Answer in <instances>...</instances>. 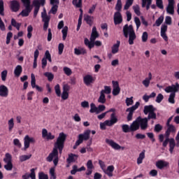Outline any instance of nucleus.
<instances>
[{"instance_id": "55", "label": "nucleus", "mask_w": 179, "mask_h": 179, "mask_svg": "<svg viewBox=\"0 0 179 179\" xmlns=\"http://www.w3.org/2000/svg\"><path fill=\"white\" fill-rule=\"evenodd\" d=\"M8 130L10 132L12 129H13V127H15V122H13V118H11L10 120H8Z\"/></svg>"}, {"instance_id": "41", "label": "nucleus", "mask_w": 179, "mask_h": 179, "mask_svg": "<svg viewBox=\"0 0 179 179\" xmlns=\"http://www.w3.org/2000/svg\"><path fill=\"white\" fill-rule=\"evenodd\" d=\"M106 101V94L100 92V96L98 99V103H101V104H104Z\"/></svg>"}, {"instance_id": "27", "label": "nucleus", "mask_w": 179, "mask_h": 179, "mask_svg": "<svg viewBox=\"0 0 179 179\" xmlns=\"http://www.w3.org/2000/svg\"><path fill=\"white\" fill-rule=\"evenodd\" d=\"M78 155L71 153L70 155H69L66 162L68 163V164H71V163H75V162L78 160Z\"/></svg>"}, {"instance_id": "37", "label": "nucleus", "mask_w": 179, "mask_h": 179, "mask_svg": "<svg viewBox=\"0 0 179 179\" xmlns=\"http://www.w3.org/2000/svg\"><path fill=\"white\" fill-rule=\"evenodd\" d=\"M85 45L90 48V50H92L94 47V41H90L87 38H85L84 40Z\"/></svg>"}, {"instance_id": "28", "label": "nucleus", "mask_w": 179, "mask_h": 179, "mask_svg": "<svg viewBox=\"0 0 179 179\" xmlns=\"http://www.w3.org/2000/svg\"><path fill=\"white\" fill-rule=\"evenodd\" d=\"M114 169V166H108L106 169H103V173H105V174H106V176H108V177H113Z\"/></svg>"}, {"instance_id": "49", "label": "nucleus", "mask_w": 179, "mask_h": 179, "mask_svg": "<svg viewBox=\"0 0 179 179\" xmlns=\"http://www.w3.org/2000/svg\"><path fill=\"white\" fill-rule=\"evenodd\" d=\"M62 33L63 34L62 38L64 41H65V40H66V36H68V27H64L62 30Z\"/></svg>"}, {"instance_id": "13", "label": "nucleus", "mask_w": 179, "mask_h": 179, "mask_svg": "<svg viewBox=\"0 0 179 179\" xmlns=\"http://www.w3.org/2000/svg\"><path fill=\"white\" fill-rule=\"evenodd\" d=\"M106 142L108 145H109V146H111V148L113 149H114L115 150H120L121 149H122V150H124V149H125L124 147H122L121 145H120L118 143H115L113 140H110L108 138H106Z\"/></svg>"}, {"instance_id": "20", "label": "nucleus", "mask_w": 179, "mask_h": 179, "mask_svg": "<svg viewBox=\"0 0 179 179\" xmlns=\"http://www.w3.org/2000/svg\"><path fill=\"white\" fill-rule=\"evenodd\" d=\"M113 20L115 26H117V24H121V23H122V15H121L120 12L115 13Z\"/></svg>"}, {"instance_id": "60", "label": "nucleus", "mask_w": 179, "mask_h": 179, "mask_svg": "<svg viewBox=\"0 0 179 179\" xmlns=\"http://www.w3.org/2000/svg\"><path fill=\"white\" fill-rule=\"evenodd\" d=\"M50 12V13H52V15H55L57 13V12H58V5L55 4V5L52 6Z\"/></svg>"}, {"instance_id": "36", "label": "nucleus", "mask_w": 179, "mask_h": 179, "mask_svg": "<svg viewBox=\"0 0 179 179\" xmlns=\"http://www.w3.org/2000/svg\"><path fill=\"white\" fill-rule=\"evenodd\" d=\"M145 153H146V150H143V151L139 154V156L137 158V164H142V163H143V159H145Z\"/></svg>"}, {"instance_id": "5", "label": "nucleus", "mask_w": 179, "mask_h": 179, "mask_svg": "<svg viewBox=\"0 0 179 179\" xmlns=\"http://www.w3.org/2000/svg\"><path fill=\"white\" fill-rule=\"evenodd\" d=\"M23 6H24V9H23L21 13L19 14V16H22V17H27L31 10H33V6H31V1H22Z\"/></svg>"}, {"instance_id": "56", "label": "nucleus", "mask_w": 179, "mask_h": 179, "mask_svg": "<svg viewBox=\"0 0 179 179\" xmlns=\"http://www.w3.org/2000/svg\"><path fill=\"white\" fill-rule=\"evenodd\" d=\"M133 10H134V13L137 16H141V8H139L138 5L134 6H133Z\"/></svg>"}, {"instance_id": "50", "label": "nucleus", "mask_w": 179, "mask_h": 179, "mask_svg": "<svg viewBox=\"0 0 179 179\" xmlns=\"http://www.w3.org/2000/svg\"><path fill=\"white\" fill-rule=\"evenodd\" d=\"M5 8L3 6V0H0V15L1 16H5Z\"/></svg>"}, {"instance_id": "47", "label": "nucleus", "mask_w": 179, "mask_h": 179, "mask_svg": "<svg viewBox=\"0 0 179 179\" xmlns=\"http://www.w3.org/2000/svg\"><path fill=\"white\" fill-rule=\"evenodd\" d=\"M3 162L6 163H12V155L9 153H6L3 158Z\"/></svg>"}, {"instance_id": "32", "label": "nucleus", "mask_w": 179, "mask_h": 179, "mask_svg": "<svg viewBox=\"0 0 179 179\" xmlns=\"http://www.w3.org/2000/svg\"><path fill=\"white\" fill-rule=\"evenodd\" d=\"M22 72H23V67H22L20 65L16 66L14 69V75L15 78H19V76L22 75Z\"/></svg>"}, {"instance_id": "2", "label": "nucleus", "mask_w": 179, "mask_h": 179, "mask_svg": "<svg viewBox=\"0 0 179 179\" xmlns=\"http://www.w3.org/2000/svg\"><path fill=\"white\" fill-rule=\"evenodd\" d=\"M165 136V140H164ZM159 141L160 143H162L163 148H167V145L169 143V152L170 153H173L174 152V148H179V131L176 135V140L171 138H170V136L159 134Z\"/></svg>"}, {"instance_id": "24", "label": "nucleus", "mask_w": 179, "mask_h": 179, "mask_svg": "<svg viewBox=\"0 0 179 179\" xmlns=\"http://www.w3.org/2000/svg\"><path fill=\"white\" fill-rule=\"evenodd\" d=\"M9 94V90L3 85H0V96L6 97Z\"/></svg>"}, {"instance_id": "15", "label": "nucleus", "mask_w": 179, "mask_h": 179, "mask_svg": "<svg viewBox=\"0 0 179 179\" xmlns=\"http://www.w3.org/2000/svg\"><path fill=\"white\" fill-rule=\"evenodd\" d=\"M10 8L12 12H19L20 9V3L17 0H13L10 1Z\"/></svg>"}, {"instance_id": "53", "label": "nucleus", "mask_w": 179, "mask_h": 179, "mask_svg": "<svg viewBox=\"0 0 179 179\" xmlns=\"http://www.w3.org/2000/svg\"><path fill=\"white\" fill-rule=\"evenodd\" d=\"M55 93H56L57 97H60L61 96V87H59V84H57L55 86Z\"/></svg>"}, {"instance_id": "40", "label": "nucleus", "mask_w": 179, "mask_h": 179, "mask_svg": "<svg viewBox=\"0 0 179 179\" xmlns=\"http://www.w3.org/2000/svg\"><path fill=\"white\" fill-rule=\"evenodd\" d=\"M43 75L48 78V82H52L54 80V74L52 73L45 72Z\"/></svg>"}, {"instance_id": "42", "label": "nucleus", "mask_w": 179, "mask_h": 179, "mask_svg": "<svg viewBox=\"0 0 179 179\" xmlns=\"http://www.w3.org/2000/svg\"><path fill=\"white\" fill-rule=\"evenodd\" d=\"M115 9L117 10V12H121V9H122V1L121 0L117 1Z\"/></svg>"}, {"instance_id": "21", "label": "nucleus", "mask_w": 179, "mask_h": 179, "mask_svg": "<svg viewBox=\"0 0 179 179\" xmlns=\"http://www.w3.org/2000/svg\"><path fill=\"white\" fill-rule=\"evenodd\" d=\"M87 171L85 173L86 176H91L92 173H93V169H94V166L93 165V162L92 159H90L87 162Z\"/></svg>"}, {"instance_id": "9", "label": "nucleus", "mask_w": 179, "mask_h": 179, "mask_svg": "<svg viewBox=\"0 0 179 179\" xmlns=\"http://www.w3.org/2000/svg\"><path fill=\"white\" fill-rule=\"evenodd\" d=\"M42 22H43V30L44 31H47L48 29V26H50V20H51V17L47 15V12L41 13Z\"/></svg>"}, {"instance_id": "25", "label": "nucleus", "mask_w": 179, "mask_h": 179, "mask_svg": "<svg viewBox=\"0 0 179 179\" xmlns=\"http://www.w3.org/2000/svg\"><path fill=\"white\" fill-rule=\"evenodd\" d=\"M167 129L165 131V135L170 136V134H176L177 129H176V126L173 124H166Z\"/></svg>"}, {"instance_id": "14", "label": "nucleus", "mask_w": 179, "mask_h": 179, "mask_svg": "<svg viewBox=\"0 0 179 179\" xmlns=\"http://www.w3.org/2000/svg\"><path fill=\"white\" fill-rule=\"evenodd\" d=\"M36 142V140H34V138L29 136V135L25 136L24 138V149L26 150L27 149H29L30 148L31 143H34Z\"/></svg>"}, {"instance_id": "12", "label": "nucleus", "mask_w": 179, "mask_h": 179, "mask_svg": "<svg viewBox=\"0 0 179 179\" xmlns=\"http://www.w3.org/2000/svg\"><path fill=\"white\" fill-rule=\"evenodd\" d=\"M155 166L157 169L163 170V169H169V167H170V163L167 161L159 159L156 162Z\"/></svg>"}, {"instance_id": "11", "label": "nucleus", "mask_w": 179, "mask_h": 179, "mask_svg": "<svg viewBox=\"0 0 179 179\" xmlns=\"http://www.w3.org/2000/svg\"><path fill=\"white\" fill-rule=\"evenodd\" d=\"M137 120L138 121V125L141 127V129L142 131H145V129H148V122L149 120L146 117L141 118V116H139L137 117Z\"/></svg>"}, {"instance_id": "46", "label": "nucleus", "mask_w": 179, "mask_h": 179, "mask_svg": "<svg viewBox=\"0 0 179 179\" xmlns=\"http://www.w3.org/2000/svg\"><path fill=\"white\" fill-rule=\"evenodd\" d=\"M122 129L124 134H128V132H131V127L128 124H122Z\"/></svg>"}, {"instance_id": "38", "label": "nucleus", "mask_w": 179, "mask_h": 179, "mask_svg": "<svg viewBox=\"0 0 179 179\" xmlns=\"http://www.w3.org/2000/svg\"><path fill=\"white\" fill-rule=\"evenodd\" d=\"M128 36H129V44L130 45H134V41L136 39V34H135V32H132Z\"/></svg>"}, {"instance_id": "44", "label": "nucleus", "mask_w": 179, "mask_h": 179, "mask_svg": "<svg viewBox=\"0 0 179 179\" xmlns=\"http://www.w3.org/2000/svg\"><path fill=\"white\" fill-rule=\"evenodd\" d=\"M132 3H134V0H127L126 3L124 6V10H128L131 6H132Z\"/></svg>"}, {"instance_id": "17", "label": "nucleus", "mask_w": 179, "mask_h": 179, "mask_svg": "<svg viewBox=\"0 0 179 179\" xmlns=\"http://www.w3.org/2000/svg\"><path fill=\"white\" fill-rule=\"evenodd\" d=\"M113 90V96H118L121 92V88L120 87V84L118 81H112Z\"/></svg>"}, {"instance_id": "26", "label": "nucleus", "mask_w": 179, "mask_h": 179, "mask_svg": "<svg viewBox=\"0 0 179 179\" xmlns=\"http://www.w3.org/2000/svg\"><path fill=\"white\" fill-rule=\"evenodd\" d=\"M139 122L137 117L130 125V131H131V132H135V131H138V129H139Z\"/></svg>"}, {"instance_id": "45", "label": "nucleus", "mask_w": 179, "mask_h": 179, "mask_svg": "<svg viewBox=\"0 0 179 179\" xmlns=\"http://www.w3.org/2000/svg\"><path fill=\"white\" fill-rule=\"evenodd\" d=\"M90 113H91L92 114L96 113V114H99L98 113V110H97V107L96 106V104L92 103L90 104Z\"/></svg>"}, {"instance_id": "48", "label": "nucleus", "mask_w": 179, "mask_h": 179, "mask_svg": "<svg viewBox=\"0 0 179 179\" xmlns=\"http://www.w3.org/2000/svg\"><path fill=\"white\" fill-rule=\"evenodd\" d=\"M83 0H73L72 4L76 6V8H82Z\"/></svg>"}, {"instance_id": "43", "label": "nucleus", "mask_w": 179, "mask_h": 179, "mask_svg": "<svg viewBox=\"0 0 179 179\" xmlns=\"http://www.w3.org/2000/svg\"><path fill=\"white\" fill-rule=\"evenodd\" d=\"M103 94H110L111 93V87L110 86H104V90L101 91Z\"/></svg>"}, {"instance_id": "58", "label": "nucleus", "mask_w": 179, "mask_h": 179, "mask_svg": "<svg viewBox=\"0 0 179 179\" xmlns=\"http://www.w3.org/2000/svg\"><path fill=\"white\" fill-rule=\"evenodd\" d=\"M4 169H5L7 171H12V169H13V164H12V162L6 163V164L4 165Z\"/></svg>"}, {"instance_id": "34", "label": "nucleus", "mask_w": 179, "mask_h": 179, "mask_svg": "<svg viewBox=\"0 0 179 179\" xmlns=\"http://www.w3.org/2000/svg\"><path fill=\"white\" fill-rule=\"evenodd\" d=\"M120 44H121V42L120 41H117V43L112 46V48H111L112 54H117V52H118V51H120Z\"/></svg>"}, {"instance_id": "4", "label": "nucleus", "mask_w": 179, "mask_h": 179, "mask_svg": "<svg viewBox=\"0 0 179 179\" xmlns=\"http://www.w3.org/2000/svg\"><path fill=\"white\" fill-rule=\"evenodd\" d=\"M156 108L153 106V105H148L144 106L143 113L145 115L148 116L146 117V119L149 121V120H156L157 118V116L156 115Z\"/></svg>"}, {"instance_id": "59", "label": "nucleus", "mask_w": 179, "mask_h": 179, "mask_svg": "<svg viewBox=\"0 0 179 179\" xmlns=\"http://www.w3.org/2000/svg\"><path fill=\"white\" fill-rule=\"evenodd\" d=\"M152 0H142V8H145L146 5L150 6L152 5Z\"/></svg>"}, {"instance_id": "30", "label": "nucleus", "mask_w": 179, "mask_h": 179, "mask_svg": "<svg viewBox=\"0 0 179 179\" xmlns=\"http://www.w3.org/2000/svg\"><path fill=\"white\" fill-rule=\"evenodd\" d=\"M99 37V32H97V29L96 27H93L92 31L90 36V41H95Z\"/></svg>"}, {"instance_id": "64", "label": "nucleus", "mask_w": 179, "mask_h": 179, "mask_svg": "<svg viewBox=\"0 0 179 179\" xmlns=\"http://www.w3.org/2000/svg\"><path fill=\"white\" fill-rule=\"evenodd\" d=\"M36 169H31V173L29 174V178L31 179H36Z\"/></svg>"}, {"instance_id": "10", "label": "nucleus", "mask_w": 179, "mask_h": 179, "mask_svg": "<svg viewBox=\"0 0 179 179\" xmlns=\"http://www.w3.org/2000/svg\"><path fill=\"white\" fill-rule=\"evenodd\" d=\"M134 32H135V30L132 24L128 25V24H126L123 27V34L126 38H128V36Z\"/></svg>"}, {"instance_id": "35", "label": "nucleus", "mask_w": 179, "mask_h": 179, "mask_svg": "<svg viewBox=\"0 0 179 179\" xmlns=\"http://www.w3.org/2000/svg\"><path fill=\"white\" fill-rule=\"evenodd\" d=\"M150 80H152V73H148V77L145 78V80H143L142 83L145 87H148L149 85H150Z\"/></svg>"}, {"instance_id": "33", "label": "nucleus", "mask_w": 179, "mask_h": 179, "mask_svg": "<svg viewBox=\"0 0 179 179\" xmlns=\"http://www.w3.org/2000/svg\"><path fill=\"white\" fill-rule=\"evenodd\" d=\"M86 170V168L85 166H81L80 168L78 169L77 165L73 166V169L71 171V174L73 176H75L78 171H85Z\"/></svg>"}, {"instance_id": "1", "label": "nucleus", "mask_w": 179, "mask_h": 179, "mask_svg": "<svg viewBox=\"0 0 179 179\" xmlns=\"http://www.w3.org/2000/svg\"><path fill=\"white\" fill-rule=\"evenodd\" d=\"M65 141H66V134L64 132L59 133V136L55 143L52 151L46 157V162L51 163L54 159L57 158L59 155L58 150L60 155L62 153V150H64L65 146Z\"/></svg>"}, {"instance_id": "23", "label": "nucleus", "mask_w": 179, "mask_h": 179, "mask_svg": "<svg viewBox=\"0 0 179 179\" xmlns=\"http://www.w3.org/2000/svg\"><path fill=\"white\" fill-rule=\"evenodd\" d=\"M167 25L162 24L161 27V37L164 40V41H169V37L167 36Z\"/></svg>"}, {"instance_id": "31", "label": "nucleus", "mask_w": 179, "mask_h": 179, "mask_svg": "<svg viewBox=\"0 0 179 179\" xmlns=\"http://www.w3.org/2000/svg\"><path fill=\"white\" fill-rule=\"evenodd\" d=\"M74 54L76 55H85V54H87V51L84 48H76L74 49Z\"/></svg>"}, {"instance_id": "6", "label": "nucleus", "mask_w": 179, "mask_h": 179, "mask_svg": "<svg viewBox=\"0 0 179 179\" xmlns=\"http://www.w3.org/2000/svg\"><path fill=\"white\" fill-rule=\"evenodd\" d=\"M32 5L34 6V17H37L38 10H40V6L41 5L42 6H44V5H45V0H34L32 2Z\"/></svg>"}, {"instance_id": "22", "label": "nucleus", "mask_w": 179, "mask_h": 179, "mask_svg": "<svg viewBox=\"0 0 179 179\" xmlns=\"http://www.w3.org/2000/svg\"><path fill=\"white\" fill-rule=\"evenodd\" d=\"M83 82L86 86H90L93 82H94V78L91 75H86L83 78Z\"/></svg>"}, {"instance_id": "3", "label": "nucleus", "mask_w": 179, "mask_h": 179, "mask_svg": "<svg viewBox=\"0 0 179 179\" xmlns=\"http://www.w3.org/2000/svg\"><path fill=\"white\" fill-rule=\"evenodd\" d=\"M166 93H171L169 95V98L168 101L171 103V104H174L176 103V93L179 92V84L178 83H176L175 85H169L166 87L164 90Z\"/></svg>"}, {"instance_id": "39", "label": "nucleus", "mask_w": 179, "mask_h": 179, "mask_svg": "<svg viewBox=\"0 0 179 179\" xmlns=\"http://www.w3.org/2000/svg\"><path fill=\"white\" fill-rule=\"evenodd\" d=\"M11 25L13 26V27H15V29H17V30H20V26H22V24L16 22V20L12 18L11 19Z\"/></svg>"}, {"instance_id": "7", "label": "nucleus", "mask_w": 179, "mask_h": 179, "mask_svg": "<svg viewBox=\"0 0 179 179\" xmlns=\"http://www.w3.org/2000/svg\"><path fill=\"white\" fill-rule=\"evenodd\" d=\"M90 130H86L83 134H79L77 145L83 143V141H89L90 139Z\"/></svg>"}, {"instance_id": "29", "label": "nucleus", "mask_w": 179, "mask_h": 179, "mask_svg": "<svg viewBox=\"0 0 179 179\" xmlns=\"http://www.w3.org/2000/svg\"><path fill=\"white\" fill-rule=\"evenodd\" d=\"M84 20H85V22H86L87 24H89V26H93V22L94 20V17L90 16L89 15H85Z\"/></svg>"}, {"instance_id": "61", "label": "nucleus", "mask_w": 179, "mask_h": 179, "mask_svg": "<svg viewBox=\"0 0 179 179\" xmlns=\"http://www.w3.org/2000/svg\"><path fill=\"white\" fill-rule=\"evenodd\" d=\"M13 145L17 146V148H22V143H20V141L18 138H15L13 140Z\"/></svg>"}, {"instance_id": "62", "label": "nucleus", "mask_w": 179, "mask_h": 179, "mask_svg": "<svg viewBox=\"0 0 179 179\" xmlns=\"http://www.w3.org/2000/svg\"><path fill=\"white\" fill-rule=\"evenodd\" d=\"M156 5L159 9H163L164 8L163 6V0H156Z\"/></svg>"}, {"instance_id": "8", "label": "nucleus", "mask_w": 179, "mask_h": 179, "mask_svg": "<svg viewBox=\"0 0 179 179\" xmlns=\"http://www.w3.org/2000/svg\"><path fill=\"white\" fill-rule=\"evenodd\" d=\"M139 106H141V103L137 101L134 106H132L126 110V112L129 113L127 115V121H132V117H134V111L138 109Z\"/></svg>"}, {"instance_id": "52", "label": "nucleus", "mask_w": 179, "mask_h": 179, "mask_svg": "<svg viewBox=\"0 0 179 179\" xmlns=\"http://www.w3.org/2000/svg\"><path fill=\"white\" fill-rule=\"evenodd\" d=\"M63 71L67 76H71L72 75V70L69 67H64Z\"/></svg>"}, {"instance_id": "18", "label": "nucleus", "mask_w": 179, "mask_h": 179, "mask_svg": "<svg viewBox=\"0 0 179 179\" xmlns=\"http://www.w3.org/2000/svg\"><path fill=\"white\" fill-rule=\"evenodd\" d=\"M31 86L32 89L36 88L38 92H43V87L36 85V76L34 73L31 74Z\"/></svg>"}, {"instance_id": "63", "label": "nucleus", "mask_w": 179, "mask_h": 179, "mask_svg": "<svg viewBox=\"0 0 179 179\" xmlns=\"http://www.w3.org/2000/svg\"><path fill=\"white\" fill-rule=\"evenodd\" d=\"M38 179H48V175L44 173V172H40L38 173Z\"/></svg>"}, {"instance_id": "16", "label": "nucleus", "mask_w": 179, "mask_h": 179, "mask_svg": "<svg viewBox=\"0 0 179 179\" xmlns=\"http://www.w3.org/2000/svg\"><path fill=\"white\" fill-rule=\"evenodd\" d=\"M42 138H43V139H47V141H52V139H55V136L52 135L51 132L48 133L47 129H43Z\"/></svg>"}, {"instance_id": "51", "label": "nucleus", "mask_w": 179, "mask_h": 179, "mask_svg": "<svg viewBox=\"0 0 179 179\" xmlns=\"http://www.w3.org/2000/svg\"><path fill=\"white\" fill-rule=\"evenodd\" d=\"M31 158V155L20 156V162H23Z\"/></svg>"}, {"instance_id": "19", "label": "nucleus", "mask_w": 179, "mask_h": 179, "mask_svg": "<svg viewBox=\"0 0 179 179\" xmlns=\"http://www.w3.org/2000/svg\"><path fill=\"white\" fill-rule=\"evenodd\" d=\"M168 6L166 7V12L169 15H174V0H168Z\"/></svg>"}, {"instance_id": "57", "label": "nucleus", "mask_w": 179, "mask_h": 179, "mask_svg": "<svg viewBox=\"0 0 179 179\" xmlns=\"http://www.w3.org/2000/svg\"><path fill=\"white\" fill-rule=\"evenodd\" d=\"M163 20H164V17L161 15L155 22L156 26L159 27L163 23Z\"/></svg>"}, {"instance_id": "54", "label": "nucleus", "mask_w": 179, "mask_h": 179, "mask_svg": "<svg viewBox=\"0 0 179 179\" xmlns=\"http://www.w3.org/2000/svg\"><path fill=\"white\" fill-rule=\"evenodd\" d=\"M113 124H117V122H118V118H117V117L115 116V113H113L110 115V120Z\"/></svg>"}]
</instances>
